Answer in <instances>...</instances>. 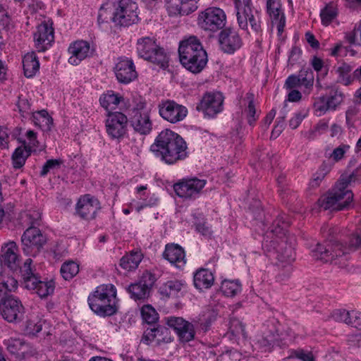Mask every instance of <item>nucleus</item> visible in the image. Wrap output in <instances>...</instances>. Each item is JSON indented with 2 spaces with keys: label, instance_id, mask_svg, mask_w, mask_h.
Here are the masks:
<instances>
[{
  "label": "nucleus",
  "instance_id": "a19ab883",
  "mask_svg": "<svg viewBox=\"0 0 361 361\" xmlns=\"http://www.w3.org/2000/svg\"><path fill=\"white\" fill-rule=\"evenodd\" d=\"M34 286L32 288L27 289L35 290L36 293L42 298L52 294L55 288V284L52 280L42 281L39 280V279H37L36 283H34Z\"/></svg>",
  "mask_w": 361,
  "mask_h": 361
},
{
  "label": "nucleus",
  "instance_id": "bf43d9fd",
  "mask_svg": "<svg viewBox=\"0 0 361 361\" xmlns=\"http://www.w3.org/2000/svg\"><path fill=\"white\" fill-rule=\"evenodd\" d=\"M301 54L302 50L298 47H293L289 54L288 63L291 66H293L295 63L298 62Z\"/></svg>",
  "mask_w": 361,
  "mask_h": 361
},
{
  "label": "nucleus",
  "instance_id": "4c0bfd02",
  "mask_svg": "<svg viewBox=\"0 0 361 361\" xmlns=\"http://www.w3.org/2000/svg\"><path fill=\"white\" fill-rule=\"evenodd\" d=\"M123 98L118 94H114L113 92H109L107 94H103L99 98V102L102 107L107 111L113 112Z\"/></svg>",
  "mask_w": 361,
  "mask_h": 361
},
{
  "label": "nucleus",
  "instance_id": "774afa93",
  "mask_svg": "<svg viewBox=\"0 0 361 361\" xmlns=\"http://www.w3.org/2000/svg\"><path fill=\"white\" fill-rule=\"evenodd\" d=\"M352 183L361 182V167L356 168L350 175L346 176Z\"/></svg>",
  "mask_w": 361,
  "mask_h": 361
},
{
  "label": "nucleus",
  "instance_id": "6e6d98bb",
  "mask_svg": "<svg viewBox=\"0 0 361 361\" xmlns=\"http://www.w3.org/2000/svg\"><path fill=\"white\" fill-rule=\"evenodd\" d=\"M156 281L155 275L148 271H145L140 280L138 281L141 284L146 287L151 291V289Z\"/></svg>",
  "mask_w": 361,
  "mask_h": 361
},
{
  "label": "nucleus",
  "instance_id": "4be33fe9",
  "mask_svg": "<svg viewBox=\"0 0 361 361\" xmlns=\"http://www.w3.org/2000/svg\"><path fill=\"white\" fill-rule=\"evenodd\" d=\"M54 40V29L47 23H41L34 33V41L39 52L45 51Z\"/></svg>",
  "mask_w": 361,
  "mask_h": 361
},
{
  "label": "nucleus",
  "instance_id": "052dcab7",
  "mask_svg": "<svg viewBox=\"0 0 361 361\" xmlns=\"http://www.w3.org/2000/svg\"><path fill=\"white\" fill-rule=\"evenodd\" d=\"M300 76L298 75H291L288 77L285 82V87L287 89H293L300 87Z\"/></svg>",
  "mask_w": 361,
  "mask_h": 361
},
{
  "label": "nucleus",
  "instance_id": "f704fd0d",
  "mask_svg": "<svg viewBox=\"0 0 361 361\" xmlns=\"http://www.w3.org/2000/svg\"><path fill=\"white\" fill-rule=\"evenodd\" d=\"M184 285L185 283L181 281H169L160 286L159 293L168 298L177 297Z\"/></svg>",
  "mask_w": 361,
  "mask_h": 361
},
{
  "label": "nucleus",
  "instance_id": "bb28decb",
  "mask_svg": "<svg viewBox=\"0 0 361 361\" xmlns=\"http://www.w3.org/2000/svg\"><path fill=\"white\" fill-rule=\"evenodd\" d=\"M144 338L149 341H155L159 345L172 341V336L169 328L160 325H157V327L147 328L145 331Z\"/></svg>",
  "mask_w": 361,
  "mask_h": 361
},
{
  "label": "nucleus",
  "instance_id": "5701e85b",
  "mask_svg": "<svg viewBox=\"0 0 361 361\" xmlns=\"http://www.w3.org/2000/svg\"><path fill=\"white\" fill-rule=\"evenodd\" d=\"M199 0H165L170 16H187L197 8Z\"/></svg>",
  "mask_w": 361,
  "mask_h": 361
},
{
  "label": "nucleus",
  "instance_id": "680f3d73",
  "mask_svg": "<svg viewBox=\"0 0 361 361\" xmlns=\"http://www.w3.org/2000/svg\"><path fill=\"white\" fill-rule=\"evenodd\" d=\"M294 354L297 358L302 361H314L313 355L310 352H305L303 350H299L295 351Z\"/></svg>",
  "mask_w": 361,
  "mask_h": 361
},
{
  "label": "nucleus",
  "instance_id": "2f4dec72",
  "mask_svg": "<svg viewBox=\"0 0 361 361\" xmlns=\"http://www.w3.org/2000/svg\"><path fill=\"white\" fill-rule=\"evenodd\" d=\"M142 259V254L140 251H132L126 254L120 260V266L125 270L130 271L137 268Z\"/></svg>",
  "mask_w": 361,
  "mask_h": 361
},
{
  "label": "nucleus",
  "instance_id": "e2e57ef3",
  "mask_svg": "<svg viewBox=\"0 0 361 361\" xmlns=\"http://www.w3.org/2000/svg\"><path fill=\"white\" fill-rule=\"evenodd\" d=\"M21 345L20 341L11 339L8 341L7 349L11 353L16 354L18 353Z\"/></svg>",
  "mask_w": 361,
  "mask_h": 361
},
{
  "label": "nucleus",
  "instance_id": "20e7f679",
  "mask_svg": "<svg viewBox=\"0 0 361 361\" xmlns=\"http://www.w3.org/2000/svg\"><path fill=\"white\" fill-rule=\"evenodd\" d=\"M178 54L183 66L193 73H200L208 61L207 54L195 36L180 42Z\"/></svg>",
  "mask_w": 361,
  "mask_h": 361
},
{
  "label": "nucleus",
  "instance_id": "9b49d317",
  "mask_svg": "<svg viewBox=\"0 0 361 361\" xmlns=\"http://www.w3.org/2000/svg\"><path fill=\"white\" fill-rule=\"evenodd\" d=\"M0 314L9 323L20 322L25 314L22 302L14 295L0 299Z\"/></svg>",
  "mask_w": 361,
  "mask_h": 361
},
{
  "label": "nucleus",
  "instance_id": "6ab92c4d",
  "mask_svg": "<svg viewBox=\"0 0 361 361\" xmlns=\"http://www.w3.org/2000/svg\"><path fill=\"white\" fill-rule=\"evenodd\" d=\"M127 116L121 112L115 111L108 114L106 121V132L113 139L122 137L126 133Z\"/></svg>",
  "mask_w": 361,
  "mask_h": 361
},
{
  "label": "nucleus",
  "instance_id": "f257e3e1",
  "mask_svg": "<svg viewBox=\"0 0 361 361\" xmlns=\"http://www.w3.org/2000/svg\"><path fill=\"white\" fill-rule=\"evenodd\" d=\"M288 226L286 215L279 214L264 237L262 249L268 257L290 265L295 259V251L290 245L282 239L286 235Z\"/></svg>",
  "mask_w": 361,
  "mask_h": 361
},
{
  "label": "nucleus",
  "instance_id": "f8f14e48",
  "mask_svg": "<svg viewBox=\"0 0 361 361\" xmlns=\"http://www.w3.org/2000/svg\"><path fill=\"white\" fill-rule=\"evenodd\" d=\"M326 95L318 98L314 104L315 114L317 116L324 115L328 111L336 110L343 101V93L336 87H327Z\"/></svg>",
  "mask_w": 361,
  "mask_h": 361
},
{
  "label": "nucleus",
  "instance_id": "393cba45",
  "mask_svg": "<svg viewBox=\"0 0 361 361\" xmlns=\"http://www.w3.org/2000/svg\"><path fill=\"white\" fill-rule=\"evenodd\" d=\"M68 52L71 54L68 63L77 66L88 56L90 44L85 41H76L70 45Z\"/></svg>",
  "mask_w": 361,
  "mask_h": 361
},
{
  "label": "nucleus",
  "instance_id": "09e8293b",
  "mask_svg": "<svg viewBox=\"0 0 361 361\" xmlns=\"http://www.w3.org/2000/svg\"><path fill=\"white\" fill-rule=\"evenodd\" d=\"M267 11L274 20H279L282 15L281 0H267Z\"/></svg>",
  "mask_w": 361,
  "mask_h": 361
},
{
  "label": "nucleus",
  "instance_id": "c85d7f7f",
  "mask_svg": "<svg viewBox=\"0 0 361 361\" xmlns=\"http://www.w3.org/2000/svg\"><path fill=\"white\" fill-rule=\"evenodd\" d=\"M193 281L195 288L202 290L212 287L214 281V277L209 269H200L195 272Z\"/></svg>",
  "mask_w": 361,
  "mask_h": 361
},
{
  "label": "nucleus",
  "instance_id": "423d86ee",
  "mask_svg": "<svg viewBox=\"0 0 361 361\" xmlns=\"http://www.w3.org/2000/svg\"><path fill=\"white\" fill-rule=\"evenodd\" d=\"M90 308L97 315L106 317L118 312L116 288L112 284H102L97 286L87 298Z\"/></svg>",
  "mask_w": 361,
  "mask_h": 361
},
{
  "label": "nucleus",
  "instance_id": "3c124183",
  "mask_svg": "<svg viewBox=\"0 0 361 361\" xmlns=\"http://www.w3.org/2000/svg\"><path fill=\"white\" fill-rule=\"evenodd\" d=\"M63 164V161L61 159H51L47 160L42 166L40 171L41 176H46L49 172L54 171L59 169Z\"/></svg>",
  "mask_w": 361,
  "mask_h": 361
},
{
  "label": "nucleus",
  "instance_id": "ddd939ff",
  "mask_svg": "<svg viewBox=\"0 0 361 361\" xmlns=\"http://www.w3.org/2000/svg\"><path fill=\"white\" fill-rule=\"evenodd\" d=\"M129 122L135 132L140 135H147L151 132L152 123L149 111L145 109V103L140 102L132 109Z\"/></svg>",
  "mask_w": 361,
  "mask_h": 361
},
{
  "label": "nucleus",
  "instance_id": "79ce46f5",
  "mask_svg": "<svg viewBox=\"0 0 361 361\" xmlns=\"http://www.w3.org/2000/svg\"><path fill=\"white\" fill-rule=\"evenodd\" d=\"M32 151L25 149V147H18L16 149L12 155L13 166L15 169H20L25 164L27 158L30 155Z\"/></svg>",
  "mask_w": 361,
  "mask_h": 361
},
{
  "label": "nucleus",
  "instance_id": "4d7b16f0",
  "mask_svg": "<svg viewBox=\"0 0 361 361\" xmlns=\"http://www.w3.org/2000/svg\"><path fill=\"white\" fill-rule=\"evenodd\" d=\"M326 174V171L321 167L319 171L313 174L312 178L310 181L309 187L311 188L319 187Z\"/></svg>",
  "mask_w": 361,
  "mask_h": 361
},
{
  "label": "nucleus",
  "instance_id": "8fccbe9b",
  "mask_svg": "<svg viewBox=\"0 0 361 361\" xmlns=\"http://www.w3.org/2000/svg\"><path fill=\"white\" fill-rule=\"evenodd\" d=\"M229 332L234 336H246L245 326L237 318H231L228 326Z\"/></svg>",
  "mask_w": 361,
  "mask_h": 361
},
{
  "label": "nucleus",
  "instance_id": "603ef678",
  "mask_svg": "<svg viewBox=\"0 0 361 361\" xmlns=\"http://www.w3.org/2000/svg\"><path fill=\"white\" fill-rule=\"evenodd\" d=\"M331 317L336 322H345L350 324L352 321V311L349 312L345 310H336L331 313Z\"/></svg>",
  "mask_w": 361,
  "mask_h": 361
},
{
  "label": "nucleus",
  "instance_id": "c9c22d12",
  "mask_svg": "<svg viewBox=\"0 0 361 361\" xmlns=\"http://www.w3.org/2000/svg\"><path fill=\"white\" fill-rule=\"evenodd\" d=\"M31 115L35 126H39L44 130H50L53 123V119L46 110L37 111L33 112Z\"/></svg>",
  "mask_w": 361,
  "mask_h": 361
},
{
  "label": "nucleus",
  "instance_id": "0eeeda50",
  "mask_svg": "<svg viewBox=\"0 0 361 361\" xmlns=\"http://www.w3.org/2000/svg\"><path fill=\"white\" fill-rule=\"evenodd\" d=\"M35 216V221L31 222V226L27 228L21 237L22 249L27 255L36 256L44 245L47 243V236L35 225L38 224L37 221L40 219V214L38 212L30 213L27 214L30 219Z\"/></svg>",
  "mask_w": 361,
  "mask_h": 361
},
{
  "label": "nucleus",
  "instance_id": "864d4df0",
  "mask_svg": "<svg viewBox=\"0 0 361 361\" xmlns=\"http://www.w3.org/2000/svg\"><path fill=\"white\" fill-rule=\"evenodd\" d=\"M17 106L23 117H26L33 113L31 109V103L26 97H23V95L18 97Z\"/></svg>",
  "mask_w": 361,
  "mask_h": 361
},
{
  "label": "nucleus",
  "instance_id": "7ed1b4c3",
  "mask_svg": "<svg viewBox=\"0 0 361 361\" xmlns=\"http://www.w3.org/2000/svg\"><path fill=\"white\" fill-rule=\"evenodd\" d=\"M359 248H361V225L352 234L348 247L338 242L331 240V243L326 246L317 244V247L312 250V255L316 260L343 266L348 258L349 251Z\"/></svg>",
  "mask_w": 361,
  "mask_h": 361
},
{
  "label": "nucleus",
  "instance_id": "6e6552de",
  "mask_svg": "<svg viewBox=\"0 0 361 361\" xmlns=\"http://www.w3.org/2000/svg\"><path fill=\"white\" fill-rule=\"evenodd\" d=\"M137 52L140 57L164 68L168 66L169 57L153 37H145L137 39Z\"/></svg>",
  "mask_w": 361,
  "mask_h": 361
},
{
  "label": "nucleus",
  "instance_id": "e433bc0d",
  "mask_svg": "<svg viewBox=\"0 0 361 361\" xmlns=\"http://www.w3.org/2000/svg\"><path fill=\"white\" fill-rule=\"evenodd\" d=\"M116 3H106L103 4L99 11L97 21L99 24L111 21L116 25Z\"/></svg>",
  "mask_w": 361,
  "mask_h": 361
},
{
  "label": "nucleus",
  "instance_id": "cd10ccee",
  "mask_svg": "<svg viewBox=\"0 0 361 361\" xmlns=\"http://www.w3.org/2000/svg\"><path fill=\"white\" fill-rule=\"evenodd\" d=\"M264 326H267V329L263 331V334L257 340V344L262 350L267 351L269 350L273 345L275 337L278 335V329L274 319L267 321Z\"/></svg>",
  "mask_w": 361,
  "mask_h": 361
},
{
  "label": "nucleus",
  "instance_id": "a18cd8bd",
  "mask_svg": "<svg viewBox=\"0 0 361 361\" xmlns=\"http://www.w3.org/2000/svg\"><path fill=\"white\" fill-rule=\"evenodd\" d=\"M245 99L248 101L247 107L245 110V112L247 114V122L250 126H253L259 117V115H256L257 111L254 104L253 93H247Z\"/></svg>",
  "mask_w": 361,
  "mask_h": 361
},
{
  "label": "nucleus",
  "instance_id": "dca6fc26",
  "mask_svg": "<svg viewBox=\"0 0 361 361\" xmlns=\"http://www.w3.org/2000/svg\"><path fill=\"white\" fill-rule=\"evenodd\" d=\"M166 324L176 331L180 342L188 343L195 339V324L192 322L182 317H170L166 318Z\"/></svg>",
  "mask_w": 361,
  "mask_h": 361
},
{
  "label": "nucleus",
  "instance_id": "338daca9",
  "mask_svg": "<svg viewBox=\"0 0 361 361\" xmlns=\"http://www.w3.org/2000/svg\"><path fill=\"white\" fill-rule=\"evenodd\" d=\"M284 267H285V269L281 271L276 276L277 280L279 281H284L287 280L290 276V274L292 272L291 266L286 265Z\"/></svg>",
  "mask_w": 361,
  "mask_h": 361
},
{
  "label": "nucleus",
  "instance_id": "39448f33",
  "mask_svg": "<svg viewBox=\"0 0 361 361\" xmlns=\"http://www.w3.org/2000/svg\"><path fill=\"white\" fill-rule=\"evenodd\" d=\"M352 183L342 175L334 187L318 200V204L324 210L341 211L350 209L353 205V193L348 186Z\"/></svg>",
  "mask_w": 361,
  "mask_h": 361
},
{
  "label": "nucleus",
  "instance_id": "58836bf2",
  "mask_svg": "<svg viewBox=\"0 0 361 361\" xmlns=\"http://www.w3.org/2000/svg\"><path fill=\"white\" fill-rule=\"evenodd\" d=\"M338 11L336 5L330 2L327 4L320 11L321 22L323 25H329L338 16Z\"/></svg>",
  "mask_w": 361,
  "mask_h": 361
},
{
  "label": "nucleus",
  "instance_id": "5fc2aeb1",
  "mask_svg": "<svg viewBox=\"0 0 361 361\" xmlns=\"http://www.w3.org/2000/svg\"><path fill=\"white\" fill-rule=\"evenodd\" d=\"M26 137L28 142H27L25 140L21 141L23 146L30 151L35 152L39 144L37 140V133L33 130H29L26 133Z\"/></svg>",
  "mask_w": 361,
  "mask_h": 361
},
{
  "label": "nucleus",
  "instance_id": "37998d69",
  "mask_svg": "<svg viewBox=\"0 0 361 361\" xmlns=\"http://www.w3.org/2000/svg\"><path fill=\"white\" fill-rule=\"evenodd\" d=\"M221 290L227 297H233L241 292V284L238 280H224L221 283Z\"/></svg>",
  "mask_w": 361,
  "mask_h": 361
},
{
  "label": "nucleus",
  "instance_id": "72a5a7b5",
  "mask_svg": "<svg viewBox=\"0 0 361 361\" xmlns=\"http://www.w3.org/2000/svg\"><path fill=\"white\" fill-rule=\"evenodd\" d=\"M127 291L130 295V298L135 301L145 302L150 294V290L141 284L139 281L131 283L127 288Z\"/></svg>",
  "mask_w": 361,
  "mask_h": 361
},
{
  "label": "nucleus",
  "instance_id": "aec40b11",
  "mask_svg": "<svg viewBox=\"0 0 361 361\" xmlns=\"http://www.w3.org/2000/svg\"><path fill=\"white\" fill-rule=\"evenodd\" d=\"M219 43L221 51L231 54L241 47L243 41L237 30L226 27L219 34Z\"/></svg>",
  "mask_w": 361,
  "mask_h": 361
},
{
  "label": "nucleus",
  "instance_id": "412c9836",
  "mask_svg": "<svg viewBox=\"0 0 361 361\" xmlns=\"http://www.w3.org/2000/svg\"><path fill=\"white\" fill-rule=\"evenodd\" d=\"M114 72L118 81L122 84H128L137 77L132 59H120L116 64Z\"/></svg>",
  "mask_w": 361,
  "mask_h": 361
},
{
  "label": "nucleus",
  "instance_id": "7c9ffc66",
  "mask_svg": "<svg viewBox=\"0 0 361 361\" xmlns=\"http://www.w3.org/2000/svg\"><path fill=\"white\" fill-rule=\"evenodd\" d=\"M32 264V259L28 258L25 261L23 266L22 267H20V273L23 279V283L26 288H34V283H36L38 279L34 273Z\"/></svg>",
  "mask_w": 361,
  "mask_h": 361
},
{
  "label": "nucleus",
  "instance_id": "1a4fd4ad",
  "mask_svg": "<svg viewBox=\"0 0 361 361\" xmlns=\"http://www.w3.org/2000/svg\"><path fill=\"white\" fill-rule=\"evenodd\" d=\"M138 6L134 0H119L116 3V25L128 27L139 21Z\"/></svg>",
  "mask_w": 361,
  "mask_h": 361
},
{
  "label": "nucleus",
  "instance_id": "f03ea898",
  "mask_svg": "<svg viewBox=\"0 0 361 361\" xmlns=\"http://www.w3.org/2000/svg\"><path fill=\"white\" fill-rule=\"evenodd\" d=\"M188 146L184 139L169 129L161 131L157 136L150 150L166 164H175L188 156Z\"/></svg>",
  "mask_w": 361,
  "mask_h": 361
},
{
  "label": "nucleus",
  "instance_id": "a211bd4d",
  "mask_svg": "<svg viewBox=\"0 0 361 361\" xmlns=\"http://www.w3.org/2000/svg\"><path fill=\"white\" fill-rule=\"evenodd\" d=\"M159 113L164 120L176 123L186 117L188 110L185 106L173 100H166L159 104Z\"/></svg>",
  "mask_w": 361,
  "mask_h": 361
},
{
  "label": "nucleus",
  "instance_id": "a878e982",
  "mask_svg": "<svg viewBox=\"0 0 361 361\" xmlns=\"http://www.w3.org/2000/svg\"><path fill=\"white\" fill-rule=\"evenodd\" d=\"M17 251L18 246L13 241L9 242L2 248L3 254L1 257L4 260V266L13 271L20 268V259L16 253Z\"/></svg>",
  "mask_w": 361,
  "mask_h": 361
},
{
  "label": "nucleus",
  "instance_id": "0e129e2a",
  "mask_svg": "<svg viewBox=\"0 0 361 361\" xmlns=\"http://www.w3.org/2000/svg\"><path fill=\"white\" fill-rule=\"evenodd\" d=\"M348 146L343 145L339 146L334 149L331 157L336 161H339L343 157L345 152V149H348Z\"/></svg>",
  "mask_w": 361,
  "mask_h": 361
},
{
  "label": "nucleus",
  "instance_id": "de8ad7c7",
  "mask_svg": "<svg viewBox=\"0 0 361 361\" xmlns=\"http://www.w3.org/2000/svg\"><path fill=\"white\" fill-rule=\"evenodd\" d=\"M78 271V264L73 261L64 262L61 267V274L65 280L73 279Z\"/></svg>",
  "mask_w": 361,
  "mask_h": 361
},
{
  "label": "nucleus",
  "instance_id": "69168bd1",
  "mask_svg": "<svg viewBox=\"0 0 361 361\" xmlns=\"http://www.w3.org/2000/svg\"><path fill=\"white\" fill-rule=\"evenodd\" d=\"M352 321L350 325L356 328L358 331H361V312L352 311Z\"/></svg>",
  "mask_w": 361,
  "mask_h": 361
},
{
  "label": "nucleus",
  "instance_id": "9d476101",
  "mask_svg": "<svg viewBox=\"0 0 361 361\" xmlns=\"http://www.w3.org/2000/svg\"><path fill=\"white\" fill-rule=\"evenodd\" d=\"M226 21L224 11L216 7H210L202 11L198 16V25L204 30L216 32L222 29Z\"/></svg>",
  "mask_w": 361,
  "mask_h": 361
},
{
  "label": "nucleus",
  "instance_id": "c03bdc74",
  "mask_svg": "<svg viewBox=\"0 0 361 361\" xmlns=\"http://www.w3.org/2000/svg\"><path fill=\"white\" fill-rule=\"evenodd\" d=\"M141 316L142 320L149 325H154L159 319L158 313L150 305H145L141 308Z\"/></svg>",
  "mask_w": 361,
  "mask_h": 361
},
{
  "label": "nucleus",
  "instance_id": "f3484780",
  "mask_svg": "<svg viewBox=\"0 0 361 361\" xmlns=\"http://www.w3.org/2000/svg\"><path fill=\"white\" fill-rule=\"evenodd\" d=\"M99 209V200L87 194L78 200L75 207V214L82 220L90 221L96 218L97 213Z\"/></svg>",
  "mask_w": 361,
  "mask_h": 361
},
{
  "label": "nucleus",
  "instance_id": "2eb2a0df",
  "mask_svg": "<svg viewBox=\"0 0 361 361\" xmlns=\"http://www.w3.org/2000/svg\"><path fill=\"white\" fill-rule=\"evenodd\" d=\"M223 102L224 97L221 93H206L197 104L196 109L202 111L204 116L213 118L222 111Z\"/></svg>",
  "mask_w": 361,
  "mask_h": 361
},
{
  "label": "nucleus",
  "instance_id": "ea45409f",
  "mask_svg": "<svg viewBox=\"0 0 361 361\" xmlns=\"http://www.w3.org/2000/svg\"><path fill=\"white\" fill-rule=\"evenodd\" d=\"M300 87H303V92L310 94L314 85V73L310 68H302L299 72Z\"/></svg>",
  "mask_w": 361,
  "mask_h": 361
},
{
  "label": "nucleus",
  "instance_id": "4468645a",
  "mask_svg": "<svg viewBox=\"0 0 361 361\" xmlns=\"http://www.w3.org/2000/svg\"><path fill=\"white\" fill-rule=\"evenodd\" d=\"M206 183L205 180L197 178L183 179L173 185V190L180 197L195 199L204 188Z\"/></svg>",
  "mask_w": 361,
  "mask_h": 361
},
{
  "label": "nucleus",
  "instance_id": "b1692460",
  "mask_svg": "<svg viewBox=\"0 0 361 361\" xmlns=\"http://www.w3.org/2000/svg\"><path fill=\"white\" fill-rule=\"evenodd\" d=\"M163 257L178 269H182L186 264L185 251L178 244H167Z\"/></svg>",
  "mask_w": 361,
  "mask_h": 361
},
{
  "label": "nucleus",
  "instance_id": "13d9d810",
  "mask_svg": "<svg viewBox=\"0 0 361 361\" xmlns=\"http://www.w3.org/2000/svg\"><path fill=\"white\" fill-rule=\"evenodd\" d=\"M238 13H244L247 15L252 10V0H240L239 5H235Z\"/></svg>",
  "mask_w": 361,
  "mask_h": 361
},
{
  "label": "nucleus",
  "instance_id": "49530a36",
  "mask_svg": "<svg viewBox=\"0 0 361 361\" xmlns=\"http://www.w3.org/2000/svg\"><path fill=\"white\" fill-rule=\"evenodd\" d=\"M352 67L349 64L342 63L337 69L338 73V82L346 86L350 85L355 78L350 75Z\"/></svg>",
  "mask_w": 361,
  "mask_h": 361
},
{
  "label": "nucleus",
  "instance_id": "473e14b6",
  "mask_svg": "<svg viewBox=\"0 0 361 361\" xmlns=\"http://www.w3.org/2000/svg\"><path fill=\"white\" fill-rule=\"evenodd\" d=\"M237 20L239 27L243 30H247L248 27V22L251 26V28L255 32H258L261 30L260 21L259 19H257L254 15L252 14V11L247 13V15L244 13H236Z\"/></svg>",
  "mask_w": 361,
  "mask_h": 361
},
{
  "label": "nucleus",
  "instance_id": "c756f323",
  "mask_svg": "<svg viewBox=\"0 0 361 361\" xmlns=\"http://www.w3.org/2000/svg\"><path fill=\"white\" fill-rule=\"evenodd\" d=\"M24 75L27 78L34 76L39 68V62L34 51L26 54L23 59Z\"/></svg>",
  "mask_w": 361,
  "mask_h": 361
}]
</instances>
